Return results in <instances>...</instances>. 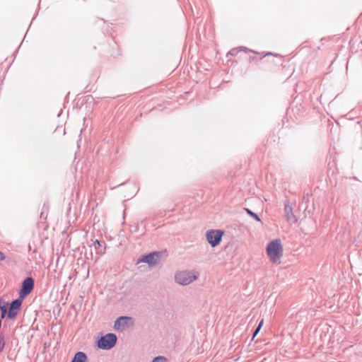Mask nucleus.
Segmentation results:
<instances>
[{
    "instance_id": "obj_1",
    "label": "nucleus",
    "mask_w": 362,
    "mask_h": 362,
    "mask_svg": "<svg viewBox=\"0 0 362 362\" xmlns=\"http://www.w3.org/2000/svg\"><path fill=\"white\" fill-rule=\"evenodd\" d=\"M266 253L272 263L279 264L284 255L281 240L276 238L269 242L266 247Z\"/></svg>"
},
{
    "instance_id": "obj_2",
    "label": "nucleus",
    "mask_w": 362,
    "mask_h": 362,
    "mask_svg": "<svg viewBox=\"0 0 362 362\" xmlns=\"http://www.w3.org/2000/svg\"><path fill=\"white\" fill-rule=\"evenodd\" d=\"M199 276L196 270H180L175 272V282L180 286H185L195 281Z\"/></svg>"
},
{
    "instance_id": "obj_3",
    "label": "nucleus",
    "mask_w": 362,
    "mask_h": 362,
    "mask_svg": "<svg viewBox=\"0 0 362 362\" xmlns=\"http://www.w3.org/2000/svg\"><path fill=\"white\" fill-rule=\"evenodd\" d=\"M161 260V253L159 252H153L147 255L141 256L138 260L137 264L146 263L149 267L157 266Z\"/></svg>"
},
{
    "instance_id": "obj_4",
    "label": "nucleus",
    "mask_w": 362,
    "mask_h": 362,
    "mask_svg": "<svg viewBox=\"0 0 362 362\" xmlns=\"http://www.w3.org/2000/svg\"><path fill=\"white\" fill-rule=\"evenodd\" d=\"M117 339V336L115 334L108 333L98 339L97 345L101 349L110 350L116 344Z\"/></svg>"
},
{
    "instance_id": "obj_5",
    "label": "nucleus",
    "mask_w": 362,
    "mask_h": 362,
    "mask_svg": "<svg viewBox=\"0 0 362 362\" xmlns=\"http://www.w3.org/2000/svg\"><path fill=\"white\" fill-rule=\"evenodd\" d=\"M134 324V320L132 317L122 316L115 321L114 329L122 332L133 327Z\"/></svg>"
},
{
    "instance_id": "obj_6",
    "label": "nucleus",
    "mask_w": 362,
    "mask_h": 362,
    "mask_svg": "<svg viewBox=\"0 0 362 362\" xmlns=\"http://www.w3.org/2000/svg\"><path fill=\"white\" fill-rule=\"evenodd\" d=\"M223 233L220 230H211L206 232V240L211 247H215L221 240Z\"/></svg>"
},
{
    "instance_id": "obj_7",
    "label": "nucleus",
    "mask_w": 362,
    "mask_h": 362,
    "mask_svg": "<svg viewBox=\"0 0 362 362\" xmlns=\"http://www.w3.org/2000/svg\"><path fill=\"white\" fill-rule=\"evenodd\" d=\"M34 286V281L32 278H26L22 284V288L20 291V298H24L31 293Z\"/></svg>"
},
{
    "instance_id": "obj_8",
    "label": "nucleus",
    "mask_w": 362,
    "mask_h": 362,
    "mask_svg": "<svg viewBox=\"0 0 362 362\" xmlns=\"http://www.w3.org/2000/svg\"><path fill=\"white\" fill-rule=\"evenodd\" d=\"M21 304L22 300L21 299H16L11 303L7 315L9 319L13 320L16 317L18 313L20 310Z\"/></svg>"
},
{
    "instance_id": "obj_9",
    "label": "nucleus",
    "mask_w": 362,
    "mask_h": 362,
    "mask_svg": "<svg viewBox=\"0 0 362 362\" xmlns=\"http://www.w3.org/2000/svg\"><path fill=\"white\" fill-rule=\"evenodd\" d=\"M285 217L288 221L294 223L296 221V218L293 214L292 208L288 204H285L284 206Z\"/></svg>"
},
{
    "instance_id": "obj_10",
    "label": "nucleus",
    "mask_w": 362,
    "mask_h": 362,
    "mask_svg": "<svg viewBox=\"0 0 362 362\" xmlns=\"http://www.w3.org/2000/svg\"><path fill=\"white\" fill-rule=\"evenodd\" d=\"M71 362H88V358L84 352L78 351L74 355Z\"/></svg>"
},
{
    "instance_id": "obj_11",
    "label": "nucleus",
    "mask_w": 362,
    "mask_h": 362,
    "mask_svg": "<svg viewBox=\"0 0 362 362\" xmlns=\"http://www.w3.org/2000/svg\"><path fill=\"white\" fill-rule=\"evenodd\" d=\"M245 210L246 211V212L251 216L254 219H255L256 221H261V219L260 218L257 216V214H256L255 213H254L253 211H252L250 209H245Z\"/></svg>"
},
{
    "instance_id": "obj_12",
    "label": "nucleus",
    "mask_w": 362,
    "mask_h": 362,
    "mask_svg": "<svg viewBox=\"0 0 362 362\" xmlns=\"http://www.w3.org/2000/svg\"><path fill=\"white\" fill-rule=\"evenodd\" d=\"M152 362H167V359L164 356H159L154 358Z\"/></svg>"
},
{
    "instance_id": "obj_13",
    "label": "nucleus",
    "mask_w": 362,
    "mask_h": 362,
    "mask_svg": "<svg viewBox=\"0 0 362 362\" xmlns=\"http://www.w3.org/2000/svg\"><path fill=\"white\" fill-rule=\"evenodd\" d=\"M262 325H263V320H261V322H259L258 327L255 329V333L253 334V337H255L257 335V334L259 332V331L260 330L261 327L262 326Z\"/></svg>"
},
{
    "instance_id": "obj_14",
    "label": "nucleus",
    "mask_w": 362,
    "mask_h": 362,
    "mask_svg": "<svg viewBox=\"0 0 362 362\" xmlns=\"http://www.w3.org/2000/svg\"><path fill=\"white\" fill-rule=\"evenodd\" d=\"M5 343L3 339H0V350H2L4 347Z\"/></svg>"
},
{
    "instance_id": "obj_15",
    "label": "nucleus",
    "mask_w": 362,
    "mask_h": 362,
    "mask_svg": "<svg viewBox=\"0 0 362 362\" xmlns=\"http://www.w3.org/2000/svg\"><path fill=\"white\" fill-rule=\"evenodd\" d=\"M5 259V256L4 254L0 251V261L4 260Z\"/></svg>"
},
{
    "instance_id": "obj_16",
    "label": "nucleus",
    "mask_w": 362,
    "mask_h": 362,
    "mask_svg": "<svg viewBox=\"0 0 362 362\" xmlns=\"http://www.w3.org/2000/svg\"><path fill=\"white\" fill-rule=\"evenodd\" d=\"M95 243L96 244H98V245H100V242H99V240H96L95 241Z\"/></svg>"
}]
</instances>
